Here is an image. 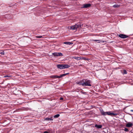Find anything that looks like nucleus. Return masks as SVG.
I'll use <instances>...</instances> for the list:
<instances>
[{"mask_svg":"<svg viewBox=\"0 0 133 133\" xmlns=\"http://www.w3.org/2000/svg\"><path fill=\"white\" fill-rule=\"evenodd\" d=\"M120 6V5H118L117 4H115L113 6V7L114 8H117L118 7H119Z\"/></svg>","mask_w":133,"mask_h":133,"instance_id":"2eb2a0df","label":"nucleus"},{"mask_svg":"<svg viewBox=\"0 0 133 133\" xmlns=\"http://www.w3.org/2000/svg\"><path fill=\"white\" fill-rule=\"evenodd\" d=\"M63 43L64 44L70 45L73 44V43L68 42H64Z\"/></svg>","mask_w":133,"mask_h":133,"instance_id":"f8f14e48","label":"nucleus"},{"mask_svg":"<svg viewBox=\"0 0 133 133\" xmlns=\"http://www.w3.org/2000/svg\"><path fill=\"white\" fill-rule=\"evenodd\" d=\"M63 69L68 68L70 67V65L67 64H63Z\"/></svg>","mask_w":133,"mask_h":133,"instance_id":"9d476101","label":"nucleus"},{"mask_svg":"<svg viewBox=\"0 0 133 133\" xmlns=\"http://www.w3.org/2000/svg\"><path fill=\"white\" fill-rule=\"evenodd\" d=\"M2 55H4V51H3L1 52L0 53Z\"/></svg>","mask_w":133,"mask_h":133,"instance_id":"393cba45","label":"nucleus"},{"mask_svg":"<svg viewBox=\"0 0 133 133\" xmlns=\"http://www.w3.org/2000/svg\"><path fill=\"white\" fill-rule=\"evenodd\" d=\"M36 37L38 38H41L42 37V36H36Z\"/></svg>","mask_w":133,"mask_h":133,"instance_id":"4be33fe9","label":"nucleus"},{"mask_svg":"<svg viewBox=\"0 0 133 133\" xmlns=\"http://www.w3.org/2000/svg\"><path fill=\"white\" fill-rule=\"evenodd\" d=\"M92 41H94L97 42L98 43H99L101 42V40H99L93 39Z\"/></svg>","mask_w":133,"mask_h":133,"instance_id":"f3484780","label":"nucleus"},{"mask_svg":"<svg viewBox=\"0 0 133 133\" xmlns=\"http://www.w3.org/2000/svg\"><path fill=\"white\" fill-rule=\"evenodd\" d=\"M43 133H49V132L47 131H45Z\"/></svg>","mask_w":133,"mask_h":133,"instance_id":"a878e982","label":"nucleus"},{"mask_svg":"<svg viewBox=\"0 0 133 133\" xmlns=\"http://www.w3.org/2000/svg\"><path fill=\"white\" fill-rule=\"evenodd\" d=\"M118 36L119 37L122 38H125L128 37V36L122 34L118 35Z\"/></svg>","mask_w":133,"mask_h":133,"instance_id":"39448f33","label":"nucleus"},{"mask_svg":"<svg viewBox=\"0 0 133 133\" xmlns=\"http://www.w3.org/2000/svg\"><path fill=\"white\" fill-rule=\"evenodd\" d=\"M101 42L104 43L105 42H106V41H101Z\"/></svg>","mask_w":133,"mask_h":133,"instance_id":"b1692460","label":"nucleus"},{"mask_svg":"<svg viewBox=\"0 0 133 133\" xmlns=\"http://www.w3.org/2000/svg\"><path fill=\"white\" fill-rule=\"evenodd\" d=\"M123 74H126L127 73V71L125 70H123Z\"/></svg>","mask_w":133,"mask_h":133,"instance_id":"6ab92c4d","label":"nucleus"},{"mask_svg":"<svg viewBox=\"0 0 133 133\" xmlns=\"http://www.w3.org/2000/svg\"><path fill=\"white\" fill-rule=\"evenodd\" d=\"M95 127L98 128L100 129L102 128V125H98L97 124H96L95 125Z\"/></svg>","mask_w":133,"mask_h":133,"instance_id":"ddd939ff","label":"nucleus"},{"mask_svg":"<svg viewBox=\"0 0 133 133\" xmlns=\"http://www.w3.org/2000/svg\"><path fill=\"white\" fill-rule=\"evenodd\" d=\"M81 27V26L80 24H75L72 25L70 27V29L72 30H76L77 28Z\"/></svg>","mask_w":133,"mask_h":133,"instance_id":"7ed1b4c3","label":"nucleus"},{"mask_svg":"<svg viewBox=\"0 0 133 133\" xmlns=\"http://www.w3.org/2000/svg\"><path fill=\"white\" fill-rule=\"evenodd\" d=\"M73 58L77 60H79L81 59V58L79 57H74Z\"/></svg>","mask_w":133,"mask_h":133,"instance_id":"dca6fc26","label":"nucleus"},{"mask_svg":"<svg viewBox=\"0 0 133 133\" xmlns=\"http://www.w3.org/2000/svg\"><path fill=\"white\" fill-rule=\"evenodd\" d=\"M57 67L58 68L60 69H63V64H58L57 65Z\"/></svg>","mask_w":133,"mask_h":133,"instance_id":"1a4fd4ad","label":"nucleus"},{"mask_svg":"<svg viewBox=\"0 0 133 133\" xmlns=\"http://www.w3.org/2000/svg\"><path fill=\"white\" fill-rule=\"evenodd\" d=\"M45 120L48 121H52L53 120V119L52 118H49L48 117L45 118Z\"/></svg>","mask_w":133,"mask_h":133,"instance_id":"4468645a","label":"nucleus"},{"mask_svg":"<svg viewBox=\"0 0 133 133\" xmlns=\"http://www.w3.org/2000/svg\"><path fill=\"white\" fill-rule=\"evenodd\" d=\"M91 6V4H83L81 8H87L90 7Z\"/></svg>","mask_w":133,"mask_h":133,"instance_id":"0eeeda50","label":"nucleus"},{"mask_svg":"<svg viewBox=\"0 0 133 133\" xmlns=\"http://www.w3.org/2000/svg\"><path fill=\"white\" fill-rule=\"evenodd\" d=\"M60 116V115L59 114H57L55 115L54 116V117L55 118H58V117Z\"/></svg>","mask_w":133,"mask_h":133,"instance_id":"a211bd4d","label":"nucleus"},{"mask_svg":"<svg viewBox=\"0 0 133 133\" xmlns=\"http://www.w3.org/2000/svg\"><path fill=\"white\" fill-rule=\"evenodd\" d=\"M100 112L102 115L103 116H105L107 115H108L112 116V115L115 116L117 115V114L111 113L110 111L105 112L102 109L100 110Z\"/></svg>","mask_w":133,"mask_h":133,"instance_id":"f257e3e1","label":"nucleus"},{"mask_svg":"<svg viewBox=\"0 0 133 133\" xmlns=\"http://www.w3.org/2000/svg\"><path fill=\"white\" fill-rule=\"evenodd\" d=\"M60 100H62L63 99V98H62V97H61L60 98Z\"/></svg>","mask_w":133,"mask_h":133,"instance_id":"bb28decb","label":"nucleus"},{"mask_svg":"<svg viewBox=\"0 0 133 133\" xmlns=\"http://www.w3.org/2000/svg\"><path fill=\"white\" fill-rule=\"evenodd\" d=\"M10 77V76L9 75H5L4 76V77Z\"/></svg>","mask_w":133,"mask_h":133,"instance_id":"5701e85b","label":"nucleus"},{"mask_svg":"<svg viewBox=\"0 0 133 133\" xmlns=\"http://www.w3.org/2000/svg\"><path fill=\"white\" fill-rule=\"evenodd\" d=\"M69 74V73H66V74H65V76H66V75L68 74Z\"/></svg>","mask_w":133,"mask_h":133,"instance_id":"cd10ccee","label":"nucleus"},{"mask_svg":"<svg viewBox=\"0 0 133 133\" xmlns=\"http://www.w3.org/2000/svg\"><path fill=\"white\" fill-rule=\"evenodd\" d=\"M90 81L87 79H85L84 81V87L86 86H91V84Z\"/></svg>","mask_w":133,"mask_h":133,"instance_id":"f03ea898","label":"nucleus"},{"mask_svg":"<svg viewBox=\"0 0 133 133\" xmlns=\"http://www.w3.org/2000/svg\"><path fill=\"white\" fill-rule=\"evenodd\" d=\"M124 130L125 132H128L129 131L128 129L126 128H124Z\"/></svg>","mask_w":133,"mask_h":133,"instance_id":"412c9836","label":"nucleus"},{"mask_svg":"<svg viewBox=\"0 0 133 133\" xmlns=\"http://www.w3.org/2000/svg\"><path fill=\"white\" fill-rule=\"evenodd\" d=\"M64 76H65V74H62L60 76H59V78H60L61 77H62Z\"/></svg>","mask_w":133,"mask_h":133,"instance_id":"aec40b11","label":"nucleus"},{"mask_svg":"<svg viewBox=\"0 0 133 133\" xmlns=\"http://www.w3.org/2000/svg\"><path fill=\"white\" fill-rule=\"evenodd\" d=\"M133 125V124L132 123H128L126 124V126L128 127H131Z\"/></svg>","mask_w":133,"mask_h":133,"instance_id":"6e6552de","label":"nucleus"},{"mask_svg":"<svg viewBox=\"0 0 133 133\" xmlns=\"http://www.w3.org/2000/svg\"><path fill=\"white\" fill-rule=\"evenodd\" d=\"M132 133H133V132H132Z\"/></svg>","mask_w":133,"mask_h":133,"instance_id":"c756f323","label":"nucleus"},{"mask_svg":"<svg viewBox=\"0 0 133 133\" xmlns=\"http://www.w3.org/2000/svg\"><path fill=\"white\" fill-rule=\"evenodd\" d=\"M84 80L85 79H83L82 80H81L78 82H77V84L80 85H82L84 87Z\"/></svg>","mask_w":133,"mask_h":133,"instance_id":"423d86ee","label":"nucleus"},{"mask_svg":"<svg viewBox=\"0 0 133 133\" xmlns=\"http://www.w3.org/2000/svg\"><path fill=\"white\" fill-rule=\"evenodd\" d=\"M50 77L52 78H59V76H57V75H53L50 76Z\"/></svg>","mask_w":133,"mask_h":133,"instance_id":"9b49d317","label":"nucleus"},{"mask_svg":"<svg viewBox=\"0 0 133 133\" xmlns=\"http://www.w3.org/2000/svg\"><path fill=\"white\" fill-rule=\"evenodd\" d=\"M130 111H131V112H133V110H130Z\"/></svg>","mask_w":133,"mask_h":133,"instance_id":"c85d7f7f","label":"nucleus"},{"mask_svg":"<svg viewBox=\"0 0 133 133\" xmlns=\"http://www.w3.org/2000/svg\"><path fill=\"white\" fill-rule=\"evenodd\" d=\"M52 55L54 56H63V54L61 52H54L52 54Z\"/></svg>","mask_w":133,"mask_h":133,"instance_id":"20e7f679","label":"nucleus"}]
</instances>
